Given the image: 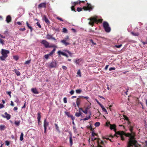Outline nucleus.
Returning <instances> with one entry per match:
<instances>
[{"instance_id": "obj_1", "label": "nucleus", "mask_w": 147, "mask_h": 147, "mask_svg": "<svg viewBox=\"0 0 147 147\" xmlns=\"http://www.w3.org/2000/svg\"><path fill=\"white\" fill-rule=\"evenodd\" d=\"M118 135L120 136L121 139L122 140H124L125 139L124 136L129 138L127 147H140V145L137 144V142L135 140V136L133 134L129 133H126L123 131H119L116 132L114 136H115L116 137H118Z\"/></svg>"}, {"instance_id": "obj_2", "label": "nucleus", "mask_w": 147, "mask_h": 147, "mask_svg": "<svg viewBox=\"0 0 147 147\" xmlns=\"http://www.w3.org/2000/svg\"><path fill=\"white\" fill-rule=\"evenodd\" d=\"M90 21L89 22L88 24L89 25L93 26L95 22L98 24V23H101L102 21V19H99L98 20L96 16H94L93 17L90 18H89Z\"/></svg>"}, {"instance_id": "obj_3", "label": "nucleus", "mask_w": 147, "mask_h": 147, "mask_svg": "<svg viewBox=\"0 0 147 147\" xmlns=\"http://www.w3.org/2000/svg\"><path fill=\"white\" fill-rule=\"evenodd\" d=\"M9 53V50L2 49L1 53L2 56L0 57V59L2 61L5 60V58L8 57L7 54Z\"/></svg>"}, {"instance_id": "obj_4", "label": "nucleus", "mask_w": 147, "mask_h": 147, "mask_svg": "<svg viewBox=\"0 0 147 147\" xmlns=\"http://www.w3.org/2000/svg\"><path fill=\"white\" fill-rule=\"evenodd\" d=\"M69 40V36H67L63 40L61 41V42L62 43L63 45L65 46H67L70 45V43L68 41Z\"/></svg>"}, {"instance_id": "obj_5", "label": "nucleus", "mask_w": 147, "mask_h": 147, "mask_svg": "<svg viewBox=\"0 0 147 147\" xmlns=\"http://www.w3.org/2000/svg\"><path fill=\"white\" fill-rule=\"evenodd\" d=\"M103 24V27L105 31L107 32H109L111 31V29L109 26V24L106 22H104Z\"/></svg>"}, {"instance_id": "obj_6", "label": "nucleus", "mask_w": 147, "mask_h": 147, "mask_svg": "<svg viewBox=\"0 0 147 147\" xmlns=\"http://www.w3.org/2000/svg\"><path fill=\"white\" fill-rule=\"evenodd\" d=\"M40 42L41 44L44 45L45 47L46 48H50L51 47H53V46H49V43L45 40H42Z\"/></svg>"}, {"instance_id": "obj_7", "label": "nucleus", "mask_w": 147, "mask_h": 147, "mask_svg": "<svg viewBox=\"0 0 147 147\" xmlns=\"http://www.w3.org/2000/svg\"><path fill=\"white\" fill-rule=\"evenodd\" d=\"M82 9L84 10H89L90 11L92 9L93 7L90 4L87 3V6L83 7Z\"/></svg>"}, {"instance_id": "obj_8", "label": "nucleus", "mask_w": 147, "mask_h": 147, "mask_svg": "<svg viewBox=\"0 0 147 147\" xmlns=\"http://www.w3.org/2000/svg\"><path fill=\"white\" fill-rule=\"evenodd\" d=\"M49 125V123L46 121V119L44 120V132L45 134L47 127Z\"/></svg>"}, {"instance_id": "obj_9", "label": "nucleus", "mask_w": 147, "mask_h": 147, "mask_svg": "<svg viewBox=\"0 0 147 147\" xmlns=\"http://www.w3.org/2000/svg\"><path fill=\"white\" fill-rule=\"evenodd\" d=\"M5 116L3 115H2V117L4 118H6L7 120H9L10 118V115L8 114L7 112H5Z\"/></svg>"}, {"instance_id": "obj_10", "label": "nucleus", "mask_w": 147, "mask_h": 147, "mask_svg": "<svg viewBox=\"0 0 147 147\" xmlns=\"http://www.w3.org/2000/svg\"><path fill=\"white\" fill-rule=\"evenodd\" d=\"M81 97H79L76 100V105L77 106V107H79V105H80L81 102V99L80 98Z\"/></svg>"}, {"instance_id": "obj_11", "label": "nucleus", "mask_w": 147, "mask_h": 147, "mask_svg": "<svg viewBox=\"0 0 147 147\" xmlns=\"http://www.w3.org/2000/svg\"><path fill=\"white\" fill-rule=\"evenodd\" d=\"M43 19L44 20L45 22L47 24H50V21L45 15L43 17Z\"/></svg>"}, {"instance_id": "obj_12", "label": "nucleus", "mask_w": 147, "mask_h": 147, "mask_svg": "<svg viewBox=\"0 0 147 147\" xmlns=\"http://www.w3.org/2000/svg\"><path fill=\"white\" fill-rule=\"evenodd\" d=\"M46 38L47 39H52L53 40H55L56 39L54 37H52V35H50L49 34H47L46 36Z\"/></svg>"}, {"instance_id": "obj_13", "label": "nucleus", "mask_w": 147, "mask_h": 147, "mask_svg": "<svg viewBox=\"0 0 147 147\" xmlns=\"http://www.w3.org/2000/svg\"><path fill=\"white\" fill-rule=\"evenodd\" d=\"M46 3H42L38 5V8H40L43 7L45 8L46 7Z\"/></svg>"}, {"instance_id": "obj_14", "label": "nucleus", "mask_w": 147, "mask_h": 147, "mask_svg": "<svg viewBox=\"0 0 147 147\" xmlns=\"http://www.w3.org/2000/svg\"><path fill=\"white\" fill-rule=\"evenodd\" d=\"M56 66V63L55 62H51L50 65L49 67L51 68L55 67Z\"/></svg>"}, {"instance_id": "obj_15", "label": "nucleus", "mask_w": 147, "mask_h": 147, "mask_svg": "<svg viewBox=\"0 0 147 147\" xmlns=\"http://www.w3.org/2000/svg\"><path fill=\"white\" fill-rule=\"evenodd\" d=\"M31 91L32 92L36 94H37L39 93V92L38 91L37 89L35 88H32L31 89Z\"/></svg>"}, {"instance_id": "obj_16", "label": "nucleus", "mask_w": 147, "mask_h": 147, "mask_svg": "<svg viewBox=\"0 0 147 147\" xmlns=\"http://www.w3.org/2000/svg\"><path fill=\"white\" fill-rule=\"evenodd\" d=\"M11 17L8 15L7 16L6 18V21L7 23H9L11 22Z\"/></svg>"}, {"instance_id": "obj_17", "label": "nucleus", "mask_w": 147, "mask_h": 147, "mask_svg": "<svg viewBox=\"0 0 147 147\" xmlns=\"http://www.w3.org/2000/svg\"><path fill=\"white\" fill-rule=\"evenodd\" d=\"M26 24L27 27L30 30V32H32L33 30V28L28 23V22L27 21L26 22Z\"/></svg>"}, {"instance_id": "obj_18", "label": "nucleus", "mask_w": 147, "mask_h": 147, "mask_svg": "<svg viewBox=\"0 0 147 147\" xmlns=\"http://www.w3.org/2000/svg\"><path fill=\"white\" fill-rule=\"evenodd\" d=\"M41 117V115H40V113H38V117H37V119H38V124H39V123L40 122V119Z\"/></svg>"}, {"instance_id": "obj_19", "label": "nucleus", "mask_w": 147, "mask_h": 147, "mask_svg": "<svg viewBox=\"0 0 147 147\" xmlns=\"http://www.w3.org/2000/svg\"><path fill=\"white\" fill-rule=\"evenodd\" d=\"M110 128L111 129H114L116 131V126L115 125H110Z\"/></svg>"}, {"instance_id": "obj_20", "label": "nucleus", "mask_w": 147, "mask_h": 147, "mask_svg": "<svg viewBox=\"0 0 147 147\" xmlns=\"http://www.w3.org/2000/svg\"><path fill=\"white\" fill-rule=\"evenodd\" d=\"M92 140L93 141H94V140H97V145H98V142H97L98 141V142H99V144H100V138H92Z\"/></svg>"}, {"instance_id": "obj_21", "label": "nucleus", "mask_w": 147, "mask_h": 147, "mask_svg": "<svg viewBox=\"0 0 147 147\" xmlns=\"http://www.w3.org/2000/svg\"><path fill=\"white\" fill-rule=\"evenodd\" d=\"M81 112L80 111H79L78 112H76L75 114V115L77 117H79L81 115Z\"/></svg>"}, {"instance_id": "obj_22", "label": "nucleus", "mask_w": 147, "mask_h": 147, "mask_svg": "<svg viewBox=\"0 0 147 147\" xmlns=\"http://www.w3.org/2000/svg\"><path fill=\"white\" fill-rule=\"evenodd\" d=\"M5 128V125H0V129L1 130H3Z\"/></svg>"}, {"instance_id": "obj_23", "label": "nucleus", "mask_w": 147, "mask_h": 147, "mask_svg": "<svg viewBox=\"0 0 147 147\" xmlns=\"http://www.w3.org/2000/svg\"><path fill=\"white\" fill-rule=\"evenodd\" d=\"M131 33L132 35L134 36H138L139 35V33L138 32H132Z\"/></svg>"}, {"instance_id": "obj_24", "label": "nucleus", "mask_w": 147, "mask_h": 147, "mask_svg": "<svg viewBox=\"0 0 147 147\" xmlns=\"http://www.w3.org/2000/svg\"><path fill=\"white\" fill-rule=\"evenodd\" d=\"M100 106L101 107V108L103 110V111H104V112H105L107 114L108 113L107 112V111L106 109L104 108V106L102 105H100Z\"/></svg>"}, {"instance_id": "obj_25", "label": "nucleus", "mask_w": 147, "mask_h": 147, "mask_svg": "<svg viewBox=\"0 0 147 147\" xmlns=\"http://www.w3.org/2000/svg\"><path fill=\"white\" fill-rule=\"evenodd\" d=\"M80 61L81 60L80 59H76L75 61V63L77 64H79Z\"/></svg>"}, {"instance_id": "obj_26", "label": "nucleus", "mask_w": 147, "mask_h": 147, "mask_svg": "<svg viewBox=\"0 0 147 147\" xmlns=\"http://www.w3.org/2000/svg\"><path fill=\"white\" fill-rule=\"evenodd\" d=\"M69 142L71 146L73 144V140L71 136L69 137Z\"/></svg>"}, {"instance_id": "obj_27", "label": "nucleus", "mask_w": 147, "mask_h": 147, "mask_svg": "<svg viewBox=\"0 0 147 147\" xmlns=\"http://www.w3.org/2000/svg\"><path fill=\"white\" fill-rule=\"evenodd\" d=\"M20 121H15L14 122V123L16 126H18L20 125Z\"/></svg>"}, {"instance_id": "obj_28", "label": "nucleus", "mask_w": 147, "mask_h": 147, "mask_svg": "<svg viewBox=\"0 0 147 147\" xmlns=\"http://www.w3.org/2000/svg\"><path fill=\"white\" fill-rule=\"evenodd\" d=\"M23 136L24 134L23 133H21L20 137V140L21 141L23 140Z\"/></svg>"}, {"instance_id": "obj_29", "label": "nucleus", "mask_w": 147, "mask_h": 147, "mask_svg": "<svg viewBox=\"0 0 147 147\" xmlns=\"http://www.w3.org/2000/svg\"><path fill=\"white\" fill-rule=\"evenodd\" d=\"M90 118V115H89V116L87 117L86 116V117L82 119L83 121H86V120H88Z\"/></svg>"}, {"instance_id": "obj_30", "label": "nucleus", "mask_w": 147, "mask_h": 147, "mask_svg": "<svg viewBox=\"0 0 147 147\" xmlns=\"http://www.w3.org/2000/svg\"><path fill=\"white\" fill-rule=\"evenodd\" d=\"M65 114L68 117H69L71 115L70 114L69 112L66 111L65 113Z\"/></svg>"}, {"instance_id": "obj_31", "label": "nucleus", "mask_w": 147, "mask_h": 147, "mask_svg": "<svg viewBox=\"0 0 147 147\" xmlns=\"http://www.w3.org/2000/svg\"><path fill=\"white\" fill-rule=\"evenodd\" d=\"M56 50V49L55 48H54L53 50L50 53H49V55H52L55 52V51Z\"/></svg>"}, {"instance_id": "obj_32", "label": "nucleus", "mask_w": 147, "mask_h": 147, "mask_svg": "<svg viewBox=\"0 0 147 147\" xmlns=\"http://www.w3.org/2000/svg\"><path fill=\"white\" fill-rule=\"evenodd\" d=\"M76 92L77 93L80 94L82 92V90L80 89H78L76 90Z\"/></svg>"}, {"instance_id": "obj_33", "label": "nucleus", "mask_w": 147, "mask_h": 147, "mask_svg": "<svg viewBox=\"0 0 147 147\" xmlns=\"http://www.w3.org/2000/svg\"><path fill=\"white\" fill-rule=\"evenodd\" d=\"M78 4H79V1H78L72 3V4L74 6Z\"/></svg>"}, {"instance_id": "obj_34", "label": "nucleus", "mask_w": 147, "mask_h": 147, "mask_svg": "<svg viewBox=\"0 0 147 147\" xmlns=\"http://www.w3.org/2000/svg\"><path fill=\"white\" fill-rule=\"evenodd\" d=\"M77 74L80 77H81V72L80 71V69H79L78 70L77 73Z\"/></svg>"}, {"instance_id": "obj_35", "label": "nucleus", "mask_w": 147, "mask_h": 147, "mask_svg": "<svg viewBox=\"0 0 147 147\" xmlns=\"http://www.w3.org/2000/svg\"><path fill=\"white\" fill-rule=\"evenodd\" d=\"M100 125V123L99 122H96L94 124V125L96 127H98Z\"/></svg>"}, {"instance_id": "obj_36", "label": "nucleus", "mask_w": 147, "mask_h": 147, "mask_svg": "<svg viewBox=\"0 0 147 147\" xmlns=\"http://www.w3.org/2000/svg\"><path fill=\"white\" fill-rule=\"evenodd\" d=\"M89 41H90V42H91L92 44V45H95L96 44V43L95 42H94V41L92 39H90L89 40Z\"/></svg>"}, {"instance_id": "obj_37", "label": "nucleus", "mask_w": 147, "mask_h": 147, "mask_svg": "<svg viewBox=\"0 0 147 147\" xmlns=\"http://www.w3.org/2000/svg\"><path fill=\"white\" fill-rule=\"evenodd\" d=\"M50 56H51V55H49V53L48 54L45 55L44 56V57H45V58L46 59H47L49 58V57Z\"/></svg>"}, {"instance_id": "obj_38", "label": "nucleus", "mask_w": 147, "mask_h": 147, "mask_svg": "<svg viewBox=\"0 0 147 147\" xmlns=\"http://www.w3.org/2000/svg\"><path fill=\"white\" fill-rule=\"evenodd\" d=\"M123 117H124V119L125 120H126L127 121L129 120V118H128V117H127V116L125 115H123Z\"/></svg>"}, {"instance_id": "obj_39", "label": "nucleus", "mask_w": 147, "mask_h": 147, "mask_svg": "<svg viewBox=\"0 0 147 147\" xmlns=\"http://www.w3.org/2000/svg\"><path fill=\"white\" fill-rule=\"evenodd\" d=\"M55 125L56 129L57 131H59V127L58 126L57 124H56V123H55Z\"/></svg>"}, {"instance_id": "obj_40", "label": "nucleus", "mask_w": 147, "mask_h": 147, "mask_svg": "<svg viewBox=\"0 0 147 147\" xmlns=\"http://www.w3.org/2000/svg\"><path fill=\"white\" fill-rule=\"evenodd\" d=\"M65 51L71 57L72 56V54L68 50H65Z\"/></svg>"}, {"instance_id": "obj_41", "label": "nucleus", "mask_w": 147, "mask_h": 147, "mask_svg": "<svg viewBox=\"0 0 147 147\" xmlns=\"http://www.w3.org/2000/svg\"><path fill=\"white\" fill-rule=\"evenodd\" d=\"M64 52L62 51H59L58 52V53L59 55H63Z\"/></svg>"}, {"instance_id": "obj_42", "label": "nucleus", "mask_w": 147, "mask_h": 147, "mask_svg": "<svg viewBox=\"0 0 147 147\" xmlns=\"http://www.w3.org/2000/svg\"><path fill=\"white\" fill-rule=\"evenodd\" d=\"M15 73L17 76H19L20 75V73L18 71L16 70Z\"/></svg>"}, {"instance_id": "obj_43", "label": "nucleus", "mask_w": 147, "mask_h": 147, "mask_svg": "<svg viewBox=\"0 0 147 147\" xmlns=\"http://www.w3.org/2000/svg\"><path fill=\"white\" fill-rule=\"evenodd\" d=\"M13 58L16 61H17L18 59V57L17 56H14L13 57Z\"/></svg>"}, {"instance_id": "obj_44", "label": "nucleus", "mask_w": 147, "mask_h": 147, "mask_svg": "<svg viewBox=\"0 0 147 147\" xmlns=\"http://www.w3.org/2000/svg\"><path fill=\"white\" fill-rule=\"evenodd\" d=\"M53 30H55V31L58 32H59L60 31V30L59 28H53Z\"/></svg>"}, {"instance_id": "obj_45", "label": "nucleus", "mask_w": 147, "mask_h": 147, "mask_svg": "<svg viewBox=\"0 0 147 147\" xmlns=\"http://www.w3.org/2000/svg\"><path fill=\"white\" fill-rule=\"evenodd\" d=\"M129 129L130 131L131 132H132L133 130V127L131 125H130V126H129Z\"/></svg>"}, {"instance_id": "obj_46", "label": "nucleus", "mask_w": 147, "mask_h": 147, "mask_svg": "<svg viewBox=\"0 0 147 147\" xmlns=\"http://www.w3.org/2000/svg\"><path fill=\"white\" fill-rule=\"evenodd\" d=\"M78 97H81L82 98H84L86 99L87 100L89 98L88 96H78Z\"/></svg>"}, {"instance_id": "obj_47", "label": "nucleus", "mask_w": 147, "mask_h": 147, "mask_svg": "<svg viewBox=\"0 0 147 147\" xmlns=\"http://www.w3.org/2000/svg\"><path fill=\"white\" fill-rule=\"evenodd\" d=\"M36 24L38 26V27L39 28H41V26L40 24V23L38 22H37L36 23Z\"/></svg>"}, {"instance_id": "obj_48", "label": "nucleus", "mask_w": 147, "mask_h": 147, "mask_svg": "<svg viewBox=\"0 0 147 147\" xmlns=\"http://www.w3.org/2000/svg\"><path fill=\"white\" fill-rule=\"evenodd\" d=\"M31 60H27L25 61V64H29Z\"/></svg>"}, {"instance_id": "obj_49", "label": "nucleus", "mask_w": 147, "mask_h": 147, "mask_svg": "<svg viewBox=\"0 0 147 147\" xmlns=\"http://www.w3.org/2000/svg\"><path fill=\"white\" fill-rule=\"evenodd\" d=\"M101 144L102 145H104L105 144H104V142L102 140H100V144ZM100 145L102 146L100 144Z\"/></svg>"}, {"instance_id": "obj_50", "label": "nucleus", "mask_w": 147, "mask_h": 147, "mask_svg": "<svg viewBox=\"0 0 147 147\" xmlns=\"http://www.w3.org/2000/svg\"><path fill=\"white\" fill-rule=\"evenodd\" d=\"M63 102L64 103H66L67 102V98L66 97L64 98L63 99Z\"/></svg>"}, {"instance_id": "obj_51", "label": "nucleus", "mask_w": 147, "mask_h": 147, "mask_svg": "<svg viewBox=\"0 0 147 147\" xmlns=\"http://www.w3.org/2000/svg\"><path fill=\"white\" fill-rule=\"evenodd\" d=\"M5 144L7 146L9 145V144H10L9 142L8 141H5Z\"/></svg>"}, {"instance_id": "obj_52", "label": "nucleus", "mask_w": 147, "mask_h": 147, "mask_svg": "<svg viewBox=\"0 0 147 147\" xmlns=\"http://www.w3.org/2000/svg\"><path fill=\"white\" fill-rule=\"evenodd\" d=\"M115 67H112L110 68L109 69V70L110 71H111L112 70H115Z\"/></svg>"}, {"instance_id": "obj_53", "label": "nucleus", "mask_w": 147, "mask_h": 147, "mask_svg": "<svg viewBox=\"0 0 147 147\" xmlns=\"http://www.w3.org/2000/svg\"><path fill=\"white\" fill-rule=\"evenodd\" d=\"M7 93L8 95H9V96L10 97H11V92L10 91L7 92Z\"/></svg>"}, {"instance_id": "obj_54", "label": "nucleus", "mask_w": 147, "mask_h": 147, "mask_svg": "<svg viewBox=\"0 0 147 147\" xmlns=\"http://www.w3.org/2000/svg\"><path fill=\"white\" fill-rule=\"evenodd\" d=\"M122 46V44H120L119 45H115V47H116L117 48H120L121 46Z\"/></svg>"}, {"instance_id": "obj_55", "label": "nucleus", "mask_w": 147, "mask_h": 147, "mask_svg": "<svg viewBox=\"0 0 147 147\" xmlns=\"http://www.w3.org/2000/svg\"><path fill=\"white\" fill-rule=\"evenodd\" d=\"M67 30L65 28H64L63 29V32L64 33H67Z\"/></svg>"}, {"instance_id": "obj_56", "label": "nucleus", "mask_w": 147, "mask_h": 147, "mask_svg": "<svg viewBox=\"0 0 147 147\" xmlns=\"http://www.w3.org/2000/svg\"><path fill=\"white\" fill-rule=\"evenodd\" d=\"M82 9L81 7H78L77 9V11L79 12L81 11L82 10Z\"/></svg>"}, {"instance_id": "obj_57", "label": "nucleus", "mask_w": 147, "mask_h": 147, "mask_svg": "<svg viewBox=\"0 0 147 147\" xmlns=\"http://www.w3.org/2000/svg\"><path fill=\"white\" fill-rule=\"evenodd\" d=\"M0 42L2 44V45H3L4 44V40L1 38H0Z\"/></svg>"}, {"instance_id": "obj_58", "label": "nucleus", "mask_w": 147, "mask_h": 147, "mask_svg": "<svg viewBox=\"0 0 147 147\" xmlns=\"http://www.w3.org/2000/svg\"><path fill=\"white\" fill-rule=\"evenodd\" d=\"M57 19L58 20H59L63 22L64 20L62 19V18H59V17H57Z\"/></svg>"}, {"instance_id": "obj_59", "label": "nucleus", "mask_w": 147, "mask_h": 147, "mask_svg": "<svg viewBox=\"0 0 147 147\" xmlns=\"http://www.w3.org/2000/svg\"><path fill=\"white\" fill-rule=\"evenodd\" d=\"M69 117H70L73 121H74L75 119L73 115H71V116Z\"/></svg>"}, {"instance_id": "obj_60", "label": "nucleus", "mask_w": 147, "mask_h": 147, "mask_svg": "<svg viewBox=\"0 0 147 147\" xmlns=\"http://www.w3.org/2000/svg\"><path fill=\"white\" fill-rule=\"evenodd\" d=\"M19 30L20 31H24L26 30V28H25L24 27L22 28H20Z\"/></svg>"}, {"instance_id": "obj_61", "label": "nucleus", "mask_w": 147, "mask_h": 147, "mask_svg": "<svg viewBox=\"0 0 147 147\" xmlns=\"http://www.w3.org/2000/svg\"><path fill=\"white\" fill-rule=\"evenodd\" d=\"M92 136H94V135H96V136H98L97 134H95L94 133V132L92 131Z\"/></svg>"}, {"instance_id": "obj_62", "label": "nucleus", "mask_w": 147, "mask_h": 147, "mask_svg": "<svg viewBox=\"0 0 147 147\" xmlns=\"http://www.w3.org/2000/svg\"><path fill=\"white\" fill-rule=\"evenodd\" d=\"M71 9L72 11H75V9L74 8V5H73L71 7Z\"/></svg>"}, {"instance_id": "obj_63", "label": "nucleus", "mask_w": 147, "mask_h": 147, "mask_svg": "<svg viewBox=\"0 0 147 147\" xmlns=\"http://www.w3.org/2000/svg\"><path fill=\"white\" fill-rule=\"evenodd\" d=\"M62 68L64 70H66L67 69V67L64 65H63L62 66Z\"/></svg>"}, {"instance_id": "obj_64", "label": "nucleus", "mask_w": 147, "mask_h": 147, "mask_svg": "<svg viewBox=\"0 0 147 147\" xmlns=\"http://www.w3.org/2000/svg\"><path fill=\"white\" fill-rule=\"evenodd\" d=\"M70 94H71V95H72L74 93V90H71L70 92H69Z\"/></svg>"}]
</instances>
